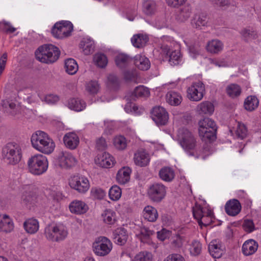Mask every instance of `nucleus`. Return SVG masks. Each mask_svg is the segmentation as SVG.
<instances>
[{
    "label": "nucleus",
    "mask_w": 261,
    "mask_h": 261,
    "mask_svg": "<svg viewBox=\"0 0 261 261\" xmlns=\"http://www.w3.org/2000/svg\"><path fill=\"white\" fill-rule=\"evenodd\" d=\"M31 141L34 148L45 154L52 152L55 146L54 142L47 134L41 130L33 134Z\"/></svg>",
    "instance_id": "1"
},
{
    "label": "nucleus",
    "mask_w": 261,
    "mask_h": 261,
    "mask_svg": "<svg viewBox=\"0 0 261 261\" xmlns=\"http://www.w3.org/2000/svg\"><path fill=\"white\" fill-rule=\"evenodd\" d=\"M60 50L57 46L51 44L40 46L35 51L36 59L40 62L46 64H51L59 59Z\"/></svg>",
    "instance_id": "2"
},
{
    "label": "nucleus",
    "mask_w": 261,
    "mask_h": 261,
    "mask_svg": "<svg viewBox=\"0 0 261 261\" xmlns=\"http://www.w3.org/2000/svg\"><path fill=\"white\" fill-rule=\"evenodd\" d=\"M199 134L202 141H214L216 139L217 126L211 119L206 117L199 122Z\"/></svg>",
    "instance_id": "3"
},
{
    "label": "nucleus",
    "mask_w": 261,
    "mask_h": 261,
    "mask_svg": "<svg viewBox=\"0 0 261 261\" xmlns=\"http://www.w3.org/2000/svg\"><path fill=\"white\" fill-rule=\"evenodd\" d=\"M2 153L5 162L10 165L17 164L22 158L21 147L15 143H8L3 148Z\"/></svg>",
    "instance_id": "4"
},
{
    "label": "nucleus",
    "mask_w": 261,
    "mask_h": 261,
    "mask_svg": "<svg viewBox=\"0 0 261 261\" xmlns=\"http://www.w3.org/2000/svg\"><path fill=\"white\" fill-rule=\"evenodd\" d=\"M29 171L34 175H41L48 168V161L46 156L37 154L32 156L28 161Z\"/></svg>",
    "instance_id": "5"
},
{
    "label": "nucleus",
    "mask_w": 261,
    "mask_h": 261,
    "mask_svg": "<svg viewBox=\"0 0 261 261\" xmlns=\"http://www.w3.org/2000/svg\"><path fill=\"white\" fill-rule=\"evenodd\" d=\"M177 140L180 145L185 150H192L195 147L196 140L193 135L186 128H181L178 129Z\"/></svg>",
    "instance_id": "6"
},
{
    "label": "nucleus",
    "mask_w": 261,
    "mask_h": 261,
    "mask_svg": "<svg viewBox=\"0 0 261 261\" xmlns=\"http://www.w3.org/2000/svg\"><path fill=\"white\" fill-rule=\"evenodd\" d=\"M166 195V187L161 183H154L147 190V195L150 200L154 202L162 201Z\"/></svg>",
    "instance_id": "7"
},
{
    "label": "nucleus",
    "mask_w": 261,
    "mask_h": 261,
    "mask_svg": "<svg viewBox=\"0 0 261 261\" xmlns=\"http://www.w3.org/2000/svg\"><path fill=\"white\" fill-rule=\"evenodd\" d=\"M73 30V25L69 21H62L55 24L51 33L57 38L62 39L70 35Z\"/></svg>",
    "instance_id": "8"
},
{
    "label": "nucleus",
    "mask_w": 261,
    "mask_h": 261,
    "mask_svg": "<svg viewBox=\"0 0 261 261\" xmlns=\"http://www.w3.org/2000/svg\"><path fill=\"white\" fill-rule=\"evenodd\" d=\"M93 251L98 256L108 254L112 249V244L106 237H100L93 244Z\"/></svg>",
    "instance_id": "9"
},
{
    "label": "nucleus",
    "mask_w": 261,
    "mask_h": 261,
    "mask_svg": "<svg viewBox=\"0 0 261 261\" xmlns=\"http://www.w3.org/2000/svg\"><path fill=\"white\" fill-rule=\"evenodd\" d=\"M69 185L71 189L82 194L86 193L90 188L88 179L84 176L79 175L72 177L69 179Z\"/></svg>",
    "instance_id": "10"
},
{
    "label": "nucleus",
    "mask_w": 261,
    "mask_h": 261,
    "mask_svg": "<svg viewBox=\"0 0 261 261\" xmlns=\"http://www.w3.org/2000/svg\"><path fill=\"white\" fill-rule=\"evenodd\" d=\"M44 233L47 239L56 242L64 240L67 235V232L65 230L51 225L45 227Z\"/></svg>",
    "instance_id": "11"
},
{
    "label": "nucleus",
    "mask_w": 261,
    "mask_h": 261,
    "mask_svg": "<svg viewBox=\"0 0 261 261\" xmlns=\"http://www.w3.org/2000/svg\"><path fill=\"white\" fill-rule=\"evenodd\" d=\"M205 92L204 84L200 81L193 83L187 90L188 97L192 101H198L203 97Z\"/></svg>",
    "instance_id": "12"
},
{
    "label": "nucleus",
    "mask_w": 261,
    "mask_h": 261,
    "mask_svg": "<svg viewBox=\"0 0 261 261\" xmlns=\"http://www.w3.org/2000/svg\"><path fill=\"white\" fill-rule=\"evenodd\" d=\"M152 120L158 125H164L168 121V112L162 107H155L151 111Z\"/></svg>",
    "instance_id": "13"
},
{
    "label": "nucleus",
    "mask_w": 261,
    "mask_h": 261,
    "mask_svg": "<svg viewBox=\"0 0 261 261\" xmlns=\"http://www.w3.org/2000/svg\"><path fill=\"white\" fill-rule=\"evenodd\" d=\"M59 166L64 168H70L76 164V159L72 154L67 151L61 152L58 157Z\"/></svg>",
    "instance_id": "14"
},
{
    "label": "nucleus",
    "mask_w": 261,
    "mask_h": 261,
    "mask_svg": "<svg viewBox=\"0 0 261 261\" xmlns=\"http://www.w3.org/2000/svg\"><path fill=\"white\" fill-rule=\"evenodd\" d=\"M241 208L240 202L235 199L227 201L225 206L226 214L231 216L237 215L241 212Z\"/></svg>",
    "instance_id": "15"
},
{
    "label": "nucleus",
    "mask_w": 261,
    "mask_h": 261,
    "mask_svg": "<svg viewBox=\"0 0 261 261\" xmlns=\"http://www.w3.org/2000/svg\"><path fill=\"white\" fill-rule=\"evenodd\" d=\"M134 160L135 164L140 167L146 166L149 163V154L144 150H138L134 154Z\"/></svg>",
    "instance_id": "16"
},
{
    "label": "nucleus",
    "mask_w": 261,
    "mask_h": 261,
    "mask_svg": "<svg viewBox=\"0 0 261 261\" xmlns=\"http://www.w3.org/2000/svg\"><path fill=\"white\" fill-rule=\"evenodd\" d=\"M114 242L118 245H124L127 242L128 235L124 228L119 227L116 229L113 232Z\"/></svg>",
    "instance_id": "17"
},
{
    "label": "nucleus",
    "mask_w": 261,
    "mask_h": 261,
    "mask_svg": "<svg viewBox=\"0 0 261 261\" xmlns=\"http://www.w3.org/2000/svg\"><path fill=\"white\" fill-rule=\"evenodd\" d=\"M95 163L102 168H110L113 164V157L106 152L98 154L95 159Z\"/></svg>",
    "instance_id": "18"
},
{
    "label": "nucleus",
    "mask_w": 261,
    "mask_h": 261,
    "mask_svg": "<svg viewBox=\"0 0 261 261\" xmlns=\"http://www.w3.org/2000/svg\"><path fill=\"white\" fill-rule=\"evenodd\" d=\"M208 22L207 15L204 13L195 14L191 20V24L193 28L201 29L202 27L206 25Z\"/></svg>",
    "instance_id": "19"
},
{
    "label": "nucleus",
    "mask_w": 261,
    "mask_h": 261,
    "mask_svg": "<svg viewBox=\"0 0 261 261\" xmlns=\"http://www.w3.org/2000/svg\"><path fill=\"white\" fill-rule=\"evenodd\" d=\"M63 141L67 148L70 149H74L79 143V138L74 133H69L64 136Z\"/></svg>",
    "instance_id": "20"
},
{
    "label": "nucleus",
    "mask_w": 261,
    "mask_h": 261,
    "mask_svg": "<svg viewBox=\"0 0 261 261\" xmlns=\"http://www.w3.org/2000/svg\"><path fill=\"white\" fill-rule=\"evenodd\" d=\"M258 248V243L252 239L248 240L244 242L242 247V251L245 256L254 254Z\"/></svg>",
    "instance_id": "21"
},
{
    "label": "nucleus",
    "mask_w": 261,
    "mask_h": 261,
    "mask_svg": "<svg viewBox=\"0 0 261 261\" xmlns=\"http://www.w3.org/2000/svg\"><path fill=\"white\" fill-rule=\"evenodd\" d=\"M208 249L210 253L214 258H219L223 253L224 247L217 240L211 241L209 244Z\"/></svg>",
    "instance_id": "22"
},
{
    "label": "nucleus",
    "mask_w": 261,
    "mask_h": 261,
    "mask_svg": "<svg viewBox=\"0 0 261 261\" xmlns=\"http://www.w3.org/2000/svg\"><path fill=\"white\" fill-rule=\"evenodd\" d=\"M69 209L72 213L82 214L85 213L88 209V206L83 201L75 200L69 205Z\"/></svg>",
    "instance_id": "23"
},
{
    "label": "nucleus",
    "mask_w": 261,
    "mask_h": 261,
    "mask_svg": "<svg viewBox=\"0 0 261 261\" xmlns=\"http://www.w3.org/2000/svg\"><path fill=\"white\" fill-rule=\"evenodd\" d=\"M150 95V91L148 88L144 86H139L135 88L130 95V100H136L140 97H148Z\"/></svg>",
    "instance_id": "24"
},
{
    "label": "nucleus",
    "mask_w": 261,
    "mask_h": 261,
    "mask_svg": "<svg viewBox=\"0 0 261 261\" xmlns=\"http://www.w3.org/2000/svg\"><path fill=\"white\" fill-rule=\"evenodd\" d=\"M159 175L162 180L166 182H170L172 181L175 177V172L172 168L165 166L160 169L159 172Z\"/></svg>",
    "instance_id": "25"
},
{
    "label": "nucleus",
    "mask_w": 261,
    "mask_h": 261,
    "mask_svg": "<svg viewBox=\"0 0 261 261\" xmlns=\"http://www.w3.org/2000/svg\"><path fill=\"white\" fill-rule=\"evenodd\" d=\"M132 170L129 167H123L119 170L116 175V179L118 182L122 184H125L130 179V174Z\"/></svg>",
    "instance_id": "26"
},
{
    "label": "nucleus",
    "mask_w": 261,
    "mask_h": 261,
    "mask_svg": "<svg viewBox=\"0 0 261 261\" xmlns=\"http://www.w3.org/2000/svg\"><path fill=\"white\" fill-rule=\"evenodd\" d=\"M134 64L136 67L142 70H147L150 67L148 59L140 55L134 57Z\"/></svg>",
    "instance_id": "27"
},
{
    "label": "nucleus",
    "mask_w": 261,
    "mask_h": 261,
    "mask_svg": "<svg viewBox=\"0 0 261 261\" xmlns=\"http://www.w3.org/2000/svg\"><path fill=\"white\" fill-rule=\"evenodd\" d=\"M143 217L149 222H155L158 217V211L155 208L147 205L144 209Z\"/></svg>",
    "instance_id": "28"
},
{
    "label": "nucleus",
    "mask_w": 261,
    "mask_h": 261,
    "mask_svg": "<svg viewBox=\"0 0 261 261\" xmlns=\"http://www.w3.org/2000/svg\"><path fill=\"white\" fill-rule=\"evenodd\" d=\"M143 12L147 15H152L156 11V4L154 0H144L142 4Z\"/></svg>",
    "instance_id": "29"
},
{
    "label": "nucleus",
    "mask_w": 261,
    "mask_h": 261,
    "mask_svg": "<svg viewBox=\"0 0 261 261\" xmlns=\"http://www.w3.org/2000/svg\"><path fill=\"white\" fill-rule=\"evenodd\" d=\"M68 106L71 110L80 112L85 108L86 103L80 98H72L68 100Z\"/></svg>",
    "instance_id": "30"
},
{
    "label": "nucleus",
    "mask_w": 261,
    "mask_h": 261,
    "mask_svg": "<svg viewBox=\"0 0 261 261\" xmlns=\"http://www.w3.org/2000/svg\"><path fill=\"white\" fill-rule=\"evenodd\" d=\"M23 227L29 233H36L39 229V222L35 219H29L23 223Z\"/></svg>",
    "instance_id": "31"
},
{
    "label": "nucleus",
    "mask_w": 261,
    "mask_h": 261,
    "mask_svg": "<svg viewBox=\"0 0 261 261\" xmlns=\"http://www.w3.org/2000/svg\"><path fill=\"white\" fill-rule=\"evenodd\" d=\"M197 111L200 115H211L214 111V106L211 102L206 101L197 106Z\"/></svg>",
    "instance_id": "32"
},
{
    "label": "nucleus",
    "mask_w": 261,
    "mask_h": 261,
    "mask_svg": "<svg viewBox=\"0 0 261 261\" xmlns=\"http://www.w3.org/2000/svg\"><path fill=\"white\" fill-rule=\"evenodd\" d=\"M259 100L255 96H249L245 99L244 103L245 109L248 111H253L258 106Z\"/></svg>",
    "instance_id": "33"
},
{
    "label": "nucleus",
    "mask_w": 261,
    "mask_h": 261,
    "mask_svg": "<svg viewBox=\"0 0 261 261\" xmlns=\"http://www.w3.org/2000/svg\"><path fill=\"white\" fill-rule=\"evenodd\" d=\"M23 203L30 208L35 204L37 202V197L31 192H25L21 197Z\"/></svg>",
    "instance_id": "34"
},
{
    "label": "nucleus",
    "mask_w": 261,
    "mask_h": 261,
    "mask_svg": "<svg viewBox=\"0 0 261 261\" xmlns=\"http://www.w3.org/2000/svg\"><path fill=\"white\" fill-rule=\"evenodd\" d=\"M148 41L147 36L140 34L134 35L131 40L133 45L137 48L143 47Z\"/></svg>",
    "instance_id": "35"
},
{
    "label": "nucleus",
    "mask_w": 261,
    "mask_h": 261,
    "mask_svg": "<svg viewBox=\"0 0 261 261\" xmlns=\"http://www.w3.org/2000/svg\"><path fill=\"white\" fill-rule=\"evenodd\" d=\"M108 86L113 91H117L120 88V80L114 74H110L108 76Z\"/></svg>",
    "instance_id": "36"
},
{
    "label": "nucleus",
    "mask_w": 261,
    "mask_h": 261,
    "mask_svg": "<svg viewBox=\"0 0 261 261\" xmlns=\"http://www.w3.org/2000/svg\"><path fill=\"white\" fill-rule=\"evenodd\" d=\"M166 97L167 102L171 106H178L181 102V96L174 91L168 92Z\"/></svg>",
    "instance_id": "37"
},
{
    "label": "nucleus",
    "mask_w": 261,
    "mask_h": 261,
    "mask_svg": "<svg viewBox=\"0 0 261 261\" xmlns=\"http://www.w3.org/2000/svg\"><path fill=\"white\" fill-rule=\"evenodd\" d=\"M13 229V224L8 217L5 215L0 220V230L2 231L8 232H10Z\"/></svg>",
    "instance_id": "38"
},
{
    "label": "nucleus",
    "mask_w": 261,
    "mask_h": 261,
    "mask_svg": "<svg viewBox=\"0 0 261 261\" xmlns=\"http://www.w3.org/2000/svg\"><path fill=\"white\" fill-rule=\"evenodd\" d=\"M65 68L67 73L73 75L76 73L78 65L75 60L69 58L65 61Z\"/></svg>",
    "instance_id": "39"
},
{
    "label": "nucleus",
    "mask_w": 261,
    "mask_h": 261,
    "mask_svg": "<svg viewBox=\"0 0 261 261\" xmlns=\"http://www.w3.org/2000/svg\"><path fill=\"white\" fill-rule=\"evenodd\" d=\"M223 44L218 40H213L208 42L206 46L207 50L213 54H217L222 49Z\"/></svg>",
    "instance_id": "40"
},
{
    "label": "nucleus",
    "mask_w": 261,
    "mask_h": 261,
    "mask_svg": "<svg viewBox=\"0 0 261 261\" xmlns=\"http://www.w3.org/2000/svg\"><path fill=\"white\" fill-rule=\"evenodd\" d=\"M130 59V57L125 54H119L115 58V63L116 65L120 68H124L128 65V62Z\"/></svg>",
    "instance_id": "41"
},
{
    "label": "nucleus",
    "mask_w": 261,
    "mask_h": 261,
    "mask_svg": "<svg viewBox=\"0 0 261 261\" xmlns=\"http://www.w3.org/2000/svg\"><path fill=\"white\" fill-rule=\"evenodd\" d=\"M80 46L83 48L84 54L86 55L92 54L94 51V42L90 39H88L87 41H82Z\"/></svg>",
    "instance_id": "42"
},
{
    "label": "nucleus",
    "mask_w": 261,
    "mask_h": 261,
    "mask_svg": "<svg viewBox=\"0 0 261 261\" xmlns=\"http://www.w3.org/2000/svg\"><path fill=\"white\" fill-rule=\"evenodd\" d=\"M191 14V8L189 6H186L180 9L177 17L181 21H185L190 17Z\"/></svg>",
    "instance_id": "43"
},
{
    "label": "nucleus",
    "mask_w": 261,
    "mask_h": 261,
    "mask_svg": "<svg viewBox=\"0 0 261 261\" xmlns=\"http://www.w3.org/2000/svg\"><path fill=\"white\" fill-rule=\"evenodd\" d=\"M227 94L232 98L239 96L241 93V88L237 84H231L226 88Z\"/></svg>",
    "instance_id": "44"
},
{
    "label": "nucleus",
    "mask_w": 261,
    "mask_h": 261,
    "mask_svg": "<svg viewBox=\"0 0 261 261\" xmlns=\"http://www.w3.org/2000/svg\"><path fill=\"white\" fill-rule=\"evenodd\" d=\"M94 61L95 64L100 68H104L108 63L107 58L103 54H96L94 57Z\"/></svg>",
    "instance_id": "45"
},
{
    "label": "nucleus",
    "mask_w": 261,
    "mask_h": 261,
    "mask_svg": "<svg viewBox=\"0 0 261 261\" xmlns=\"http://www.w3.org/2000/svg\"><path fill=\"white\" fill-rule=\"evenodd\" d=\"M153 257L151 252L141 251L134 257V261H152Z\"/></svg>",
    "instance_id": "46"
},
{
    "label": "nucleus",
    "mask_w": 261,
    "mask_h": 261,
    "mask_svg": "<svg viewBox=\"0 0 261 261\" xmlns=\"http://www.w3.org/2000/svg\"><path fill=\"white\" fill-rule=\"evenodd\" d=\"M109 197L113 200H118L121 195V190L117 186H114L109 190Z\"/></svg>",
    "instance_id": "47"
},
{
    "label": "nucleus",
    "mask_w": 261,
    "mask_h": 261,
    "mask_svg": "<svg viewBox=\"0 0 261 261\" xmlns=\"http://www.w3.org/2000/svg\"><path fill=\"white\" fill-rule=\"evenodd\" d=\"M103 221L108 224H113L116 221L115 213L111 210H107L102 215Z\"/></svg>",
    "instance_id": "48"
},
{
    "label": "nucleus",
    "mask_w": 261,
    "mask_h": 261,
    "mask_svg": "<svg viewBox=\"0 0 261 261\" xmlns=\"http://www.w3.org/2000/svg\"><path fill=\"white\" fill-rule=\"evenodd\" d=\"M3 107L5 109V111L12 116H14L17 114V109L16 104L13 102H8L4 103Z\"/></svg>",
    "instance_id": "49"
},
{
    "label": "nucleus",
    "mask_w": 261,
    "mask_h": 261,
    "mask_svg": "<svg viewBox=\"0 0 261 261\" xmlns=\"http://www.w3.org/2000/svg\"><path fill=\"white\" fill-rule=\"evenodd\" d=\"M114 145L119 150H123L126 147V139L123 136H119L114 139Z\"/></svg>",
    "instance_id": "50"
},
{
    "label": "nucleus",
    "mask_w": 261,
    "mask_h": 261,
    "mask_svg": "<svg viewBox=\"0 0 261 261\" xmlns=\"http://www.w3.org/2000/svg\"><path fill=\"white\" fill-rule=\"evenodd\" d=\"M123 78L126 82H136L137 79V72L134 70H126L123 72Z\"/></svg>",
    "instance_id": "51"
},
{
    "label": "nucleus",
    "mask_w": 261,
    "mask_h": 261,
    "mask_svg": "<svg viewBox=\"0 0 261 261\" xmlns=\"http://www.w3.org/2000/svg\"><path fill=\"white\" fill-rule=\"evenodd\" d=\"M179 53L176 51H172L169 56H166V60L171 65H175L178 63L179 59Z\"/></svg>",
    "instance_id": "52"
},
{
    "label": "nucleus",
    "mask_w": 261,
    "mask_h": 261,
    "mask_svg": "<svg viewBox=\"0 0 261 261\" xmlns=\"http://www.w3.org/2000/svg\"><path fill=\"white\" fill-rule=\"evenodd\" d=\"M193 216H194V218L197 220V222L199 225H200V226H202V225H204L205 226L206 225V224H204L203 223L202 220H201L202 218L204 217L203 211L202 208L201 207L199 206L196 210L193 209Z\"/></svg>",
    "instance_id": "53"
},
{
    "label": "nucleus",
    "mask_w": 261,
    "mask_h": 261,
    "mask_svg": "<svg viewBox=\"0 0 261 261\" xmlns=\"http://www.w3.org/2000/svg\"><path fill=\"white\" fill-rule=\"evenodd\" d=\"M91 192L93 197L98 199H102L106 195L105 191L101 188H92Z\"/></svg>",
    "instance_id": "54"
},
{
    "label": "nucleus",
    "mask_w": 261,
    "mask_h": 261,
    "mask_svg": "<svg viewBox=\"0 0 261 261\" xmlns=\"http://www.w3.org/2000/svg\"><path fill=\"white\" fill-rule=\"evenodd\" d=\"M201 250V244L199 242L194 241L193 242L190 248L191 253L194 255H197L200 254Z\"/></svg>",
    "instance_id": "55"
},
{
    "label": "nucleus",
    "mask_w": 261,
    "mask_h": 261,
    "mask_svg": "<svg viewBox=\"0 0 261 261\" xmlns=\"http://www.w3.org/2000/svg\"><path fill=\"white\" fill-rule=\"evenodd\" d=\"M183 244L182 238L179 235H177L173 238L171 242V246L173 248L176 249L181 247Z\"/></svg>",
    "instance_id": "56"
},
{
    "label": "nucleus",
    "mask_w": 261,
    "mask_h": 261,
    "mask_svg": "<svg viewBox=\"0 0 261 261\" xmlns=\"http://www.w3.org/2000/svg\"><path fill=\"white\" fill-rule=\"evenodd\" d=\"M247 132V128L244 124H239L236 134L239 138L243 139L246 136Z\"/></svg>",
    "instance_id": "57"
},
{
    "label": "nucleus",
    "mask_w": 261,
    "mask_h": 261,
    "mask_svg": "<svg viewBox=\"0 0 261 261\" xmlns=\"http://www.w3.org/2000/svg\"><path fill=\"white\" fill-rule=\"evenodd\" d=\"M98 84L96 81H91L87 86V90L91 93H96L98 90Z\"/></svg>",
    "instance_id": "58"
},
{
    "label": "nucleus",
    "mask_w": 261,
    "mask_h": 261,
    "mask_svg": "<svg viewBox=\"0 0 261 261\" xmlns=\"http://www.w3.org/2000/svg\"><path fill=\"white\" fill-rule=\"evenodd\" d=\"M243 226L244 229L248 232H251L254 230V224L252 220H245Z\"/></svg>",
    "instance_id": "59"
},
{
    "label": "nucleus",
    "mask_w": 261,
    "mask_h": 261,
    "mask_svg": "<svg viewBox=\"0 0 261 261\" xmlns=\"http://www.w3.org/2000/svg\"><path fill=\"white\" fill-rule=\"evenodd\" d=\"M2 24H4V28L2 30L6 33H13L16 31V28L13 27L10 23L6 21H1Z\"/></svg>",
    "instance_id": "60"
},
{
    "label": "nucleus",
    "mask_w": 261,
    "mask_h": 261,
    "mask_svg": "<svg viewBox=\"0 0 261 261\" xmlns=\"http://www.w3.org/2000/svg\"><path fill=\"white\" fill-rule=\"evenodd\" d=\"M164 261H185L184 258L179 254H171L168 255Z\"/></svg>",
    "instance_id": "61"
},
{
    "label": "nucleus",
    "mask_w": 261,
    "mask_h": 261,
    "mask_svg": "<svg viewBox=\"0 0 261 261\" xmlns=\"http://www.w3.org/2000/svg\"><path fill=\"white\" fill-rule=\"evenodd\" d=\"M153 231L148 229L147 228H142L141 230L140 236L142 240H148L150 236L152 235Z\"/></svg>",
    "instance_id": "62"
},
{
    "label": "nucleus",
    "mask_w": 261,
    "mask_h": 261,
    "mask_svg": "<svg viewBox=\"0 0 261 261\" xmlns=\"http://www.w3.org/2000/svg\"><path fill=\"white\" fill-rule=\"evenodd\" d=\"M96 148L99 150H104L107 148V143L105 138L103 137L99 138L96 141Z\"/></svg>",
    "instance_id": "63"
},
{
    "label": "nucleus",
    "mask_w": 261,
    "mask_h": 261,
    "mask_svg": "<svg viewBox=\"0 0 261 261\" xmlns=\"http://www.w3.org/2000/svg\"><path fill=\"white\" fill-rule=\"evenodd\" d=\"M204 144L203 145V152L205 155H208L213 152L211 143L213 141H204Z\"/></svg>",
    "instance_id": "64"
}]
</instances>
